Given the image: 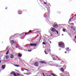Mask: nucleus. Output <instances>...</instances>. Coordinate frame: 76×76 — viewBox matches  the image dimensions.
<instances>
[{"mask_svg":"<svg viewBox=\"0 0 76 76\" xmlns=\"http://www.w3.org/2000/svg\"><path fill=\"white\" fill-rule=\"evenodd\" d=\"M58 45L61 48H64L65 47L64 46V44L63 42H59L58 43Z\"/></svg>","mask_w":76,"mask_h":76,"instance_id":"obj_1","label":"nucleus"},{"mask_svg":"<svg viewBox=\"0 0 76 76\" xmlns=\"http://www.w3.org/2000/svg\"><path fill=\"white\" fill-rule=\"evenodd\" d=\"M64 73L65 75H62V76H69V73L67 72H65Z\"/></svg>","mask_w":76,"mask_h":76,"instance_id":"obj_2","label":"nucleus"},{"mask_svg":"<svg viewBox=\"0 0 76 76\" xmlns=\"http://www.w3.org/2000/svg\"><path fill=\"white\" fill-rule=\"evenodd\" d=\"M56 23H55V24H54V25L53 26V27H54V28H57L58 27V25H57V24H56Z\"/></svg>","mask_w":76,"mask_h":76,"instance_id":"obj_3","label":"nucleus"},{"mask_svg":"<svg viewBox=\"0 0 76 76\" xmlns=\"http://www.w3.org/2000/svg\"><path fill=\"white\" fill-rule=\"evenodd\" d=\"M66 50V52L67 53H69V51H71V49H69V48H67Z\"/></svg>","mask_w":76,"mask_h":76,"instance_id":"obj_4","label":"nucleus"},{"mask_svg":"<svg viewBox=\"0 0 76 76\" xmlns=\"http://www.w3.org/2000/svg\"><path fill=\"white\" fill-rule=\"evenodd\" d=\"M30 45L31 46H37L36 43H31Z\"/></svg>","mask_w":76,"mask_h":76,"instance_id":"obj_5","label":"nucleus"},{"mask_svg":"<svg viewBox=\"0 0 76 76\" xmlns=\"http://www.w3.org/2000/svg\"><path fill=\"white\" fill-rule=\"evenodd\" d=\"M5 67H6V66L5 65H2L1 66L2 70H4L5 69Z\"/></svg>","mask_w":76,"mask_h":76,"instance_id":"obj_6","label":"nucleus"},{"mask_svg":"<svg viewBox=\"0 0 76 76\" xmlns=\"http://www.w3.org/2000/svg\"><path fill=\"white\" fill-rule=\"evenodd\" d=\"M56 31V29H55L54 28H52L51 31H52V32H55Z\"/></svg>","mask_w":76,"mask_h":76,"instance_id":"obj_7","label":"nucleus"},{"mask_svg":"<svg viewBox=\"0 0 76 76\" xmlns=\"http://www.w3.org/2000/svg\"><path fill=\"white\" fill-rule=\"evenodd\" d=\"M18 13L20 15L22 13V11H20V10H19L18 11Z\"/></svg>","mask_w":76,"mask_h":76,"instance_id":"obj_8","label":"nucleus"},{"mask_svg":"<svg viewBox=\"0 0 76 76\" xmlns=\"http://www.w3.org/2000/svg\"><path fill=\"white\" fill-rule=\"evenodd\" d=\"M34 66H38V62H36L34 63Z\"/></svg>","mask_w":76,"mask_h":76,"instance_id":"obj_9","label":"nucleus"},{"mask_svg":"<svg viewBox=\"0 0 76 76\" xmlns=\"http://www.w3.org/2000/svg\"><path fill=\"white\" fill-rule=\"evenodd\" d=\"M60 70H61V72H64V69L63 68H61L60 69Z\"/></svg>","mask_w":76,"mask_h":76,"instance_id":"obj_10","label":"nucleus"},{"mask_svg":"<svg viewBox=\"0 0 76 76\" xmlns=\"http://www.w3.org/2000/svg\"><path fill=\"white\" fill-rule=\"evenodd\" d=\"M40 1H42V2H47V0H39Z\"/></svg>","mask_w":76,"mask_h":76,"instance_id":"obj_11","label":"nucleus"},{"mask_svg":"<svg viewBox=\"0 0 76 76\" xmlns=\"http://www.w3.org/2000/svg\"><path fill=\"white\" fill-rule=\"evenodd\" d=\"M10 42L12 44H14V43H15V42L13 40H11L10 41Z\"/></svg>","mask_w":76,"mask_h":76,"instance_id":"obj_12","label":"nucleus"},{"mask_svg":"<svg viewBox=\"0 0 76 76\" xmlns=\"http://www.w3.org/2000/svg\"><path fill=\"white\" fill-rule=\"evenodd\" d=\"M11 56V58H14V56L12 55V54H11L10 55Z\"/></svg>","mask_w":76,"mask_h":76,"instance_id":"obj_13","label":"nucleus"},{"mask_svg":"<svg viewBox=\"0 0 76 76\" xmlns=\"http://www.w3.org/2000/svg\"><path fill=\"white\" fill-rule=\"evenodd\" d=\"M5 58H6V59H8V58H9V56L8 55H6L5 57Z\"/></svg>","mask_w":76,"mask_h":76,"instance_id":"obj_14","label":"nucleus"},{"mask_svg":"<svg viewBox=\"0 0 76 76\" xmlns=\"http://www.w3.org/2000/svg\"><path fill=\"white\" fill-rule=\"evenodd\" d=\"M18 56L20 57H21L22 56V54H21L19 53L18 54Z\"/></svg>","mask_w":76,"mask_h":76,"instance_id":"obj_15","label":"nucleus"},{"mask_svg":"<svg viewBox=\"0 0 76 76\" xmlns=\"http://www.w3.org/2000/svg\"><path fill=\"white\" fill-rule=\"evenodd\" d=\"M9 50H8L6 53V55H7L9 54Z\"/></svg>","mask_w":76,"mask_h":76,"instance_id":"obj_16","label":"nucleus"},{"mask_svg":"<svg viewBox=\"0 0 76 76\" xmlns=\"http://www.w3.org/2000/svg\"><path fill=\"white\" fill-rule=\"evenodd\" d=\"M46 50H47V49H46L45 50V54H48V52H46Z\"/></svg>","mask_w":76,"mask_h":76,"instance_id":"obj_17","label":"nucleus"},{"mask_svg":"<svg viewBox=\"0 0 76 76\" xmlns=\"http://www.w3.org/2000/svg\"><path fill=\"white\" fill-rule=\"evenodd\" d=\"M15 73V72H11L10 74H11V75H14V73Z\"/></svg>","mask_w":76,"mask_h":76,"instance_id":"obj_18","label":"nucleus"},{"mask_svg":"<svg viewBox=\"0 0 76 76\" xmlns=\"http://www.w3.org/2000/svg\"><path fill=\"white\" fill-rule=\"evenodd\" d=\"M50 74L51 75H53V76H56V75L54 74L53 73H50Z\"/></svg>","mask_w":76,"mask_h":76,"instance_id":"obj_19","label":"nucleus"},{"mask_svg":"<svg viewBox=\"0 0 76 76\" xmlns=\"http://www.w3.org/2000/svg\"><path fill=\"white\" fill-rule=\"evenodd\" d=\"M44 61H40V63H44Z\"/></svg>","mask_w":76,"mask_h":76,"instance_id":"obj_20","label":"nucleus"},{"mask_svg":"<svg viewBox=\"0 0 76 76\" xmlns=\"http://www.w3.org/2000/svg\"><path fill=\"white\" fill-rule=\"evenodd\" d=\"M65 30H66V29H65L64 28L63 29V32H65Z\"/></svg>","mask_w":76,"mask_h":76,"instance_id":"obj_21","label":"nucleus"},{"mask_svg":"<svg viewBox=\"0 0 76 76\" xmlns=\"http://www.w3.org/2000/svg\"><path fill=\"white\" fill-rule=\"evenodd\" d=\"M16 67H20V66H19V65H16L15 66Z\"/></svg>","mask_w":76,"mask_h":76,"instance_id":"obj_22","label":"nucleus"},{"mask_svg":"<svg viewBox=\"0 0 76 76\" xmlns=\"http://www.w3.org/2000/svg\"><path fill=\"white\" fill-rule=\"evenodd\" d=\"M13 75L14 76H17V75L15 73Z\"/></svg>","mask_w":76,"mask_h":76,"instance_id":"obj_23","label":"nucleus"},{"mask_svg":"<svg viewBox=\"0 0 76 76\" xmlns=\"http://www.w3.org/2000/svg\"><path fill=\"white\" fill-rule=\"evenodd\" d=\"M12 36L10 37V39H12Z\"/></svg>","mask_w":76,"mask_h":76,"instance_id":"obj_24","label":"nucleus"},{"mask_svg":"<svg viewBox=\"0 0 76 76\" xmlns=\"http://www.w3.org/2000/svg\"><path fill=\"white\" fill-rule=\"evenodd\" d=\"M24 70H28V71H29V70L27 69H26L25 68H24Z\"/></svg>","mask_w":76,"mask_h":76,"instance_id":"obj_25","label":"nucleus"},{"mask_svg":"<svg viewBox=\"0 0 76 76\" xmlns=\"http://www.w3.org/2000/svg\"><path fill=\"white\" fill-rule=\"evenodd\" d=\"M53 60H56V58H54L53 57Z\"/></svg>","mask_w":76,"mask_h":76,"instance_id":"obj_26","label":"nucleus"},{"mask_svg":"<svg viewBox=\"0 0 76 76\" xmlns=\"http://www.w3.org/2000/svg\"><path fill=\"white\" fill-rule=\"evenodd\" d=\"M56 31V33H57V34H58V31Z\"/></svg>","mask_w":76,"mask_h":76,"instance_id":"obj_27","label":"nucleus"},{"mask_svg":"<svg viewBox=\"0 0 76 76\" xmlns=\"http://www.w3.org/2000/svg\"><path fill=\"white\" fill-rule=\"evenodd\" d=\"M42 44H44V45H45V44H46V43H45L44 42H43L42 43Z\"/></svg>","mask_w":76,"mask_h":76,"instance_id":"obj_28","label":"nucleus"},{"mask_svg":"<svg viewBox=\"0 0 76 76\" xmlns=\"http://www.w3.org/2000/svg\"><path fill=\"white\" fill-rule=\"evenodd\" d=\"M29 34V32L26 33L25 35H27V34Z\"/></svg>","mask_w":76,"mask_h":76,"instance_id":"obj_29","label":"nucleus"},{"mask_svg":"<svg viewBox=\"0 0 76 76\" xmlns=\"http://www.w3.org/2000/svg\"><path fill=\"white\" fill-rule=\"evenodd\" d=\"M42 74L44 76H45V74H44V72H43L42 73Z\"/></svg>","mask_w":76,"mask_h":76,"instance_id":"obj_30","label":"nucleus"},{"mask_svg":"<svg viewBox=\"0 0 76 76\" xmlns=\"http://www.w3.org/2000/svg\"><path fill=\"white\" fill-rule=\"evenodd\" d=\"M71 20H72V19H71V18H70L69 20V21L70 22H71Z\"/></svg>","mask_w":76,"mask_h":76,"instance_id":"obj_31","label":"nucleus"},{"mask_svg":"<svg viewBox=\"0 0 76 76\" xmlns=\"http://www.w3.org/2000/svg\"><path fill=\"white\" fill-rule=\"evenodd\" d=\"M0 60H1V58H0V63H1V61H0Z\"/></svg>","mask_w":76,"mask_h":76,"instance_id":"obj_32","label":"nucleus"},{"mask_svg":"<svg viewBox=\"0 0 76 76\" xmlns=\"http://www.w3.org/2000/svg\"><path fill=\"white\" fill-rule=\"evenodd\" d=\"M32 31L31 30H30L28 32H29H29H31Z\"/></svg>","mask_w":76,"mask_h":76,"instance_id":"obj_33","label":"nucleus"},{"mask_svg":"<svg viewBox=\"0 0 76 76\" xmlns=\"http://www.w3.org/2000/svg\"><path fill=\"white\" fill-rule=\"evenodd\" d=\"M15 47H16V48H18V46H15Z\"/></svg>","mask_w":76,"mask_h":76,"instance_id":"obj_34","label":"nucleus"},{"mask_svg":"<svg viewBox=\"0 0 76 76\" xmlns=\"http://www.w3.org/2000/svg\"><path fill=\"white\" fill-rule=\"evenodd\" d=\"M44 64H47V63H46L45 62H44Z\"/></svg>","mask_w":76,"mask_h":76,"instance_id":"obj_35","label":"nucleus"},{"mask_svg":"<svg viewBox=\"0 0 76 76\" xmlns=\"http://www.w3.org/2000/svg\"><path fill=\"white\" fill-rule=\"evenodd\" d=\"M43 3H44V4H47V3H45V2H43Z\"/></svg>","mask_w":76,"mask_h":76,"instance_id":"obj_36","label":"nucleus"},{"mask_svg":"<svg viewBox=\"0 0 76 76\" xmlns=\"http://www.w3.org/2000/svg\"><path fill=\"white\" fill-rule=\"evenodd\" d=\"M62 74H62V73H60V75L61 76V75H62Z\"/></svg>","mask_w":76,"mask_h":76,"instance_id":"obj_37","label":"nucleus"},{"mask_svg":"<svg viewBox=\"0 0 76 76\" xmlns=\"http://www.w3.org/2000/svg\"><path fill=\"white\" fill-rule=\"evenodd\" d=\"M61 50V48H59V50Z\"/></svg>","mask_w":76,"mask_h":76,"instance_id":"obj_38","label":"nucleus"},{"mask_svg":"<svg viewBox=\"0 0 76 76\" xmlns=\"http://www.w3.org/2000/svg\"><path fill=\"white\" fill-rule=\"evenodd\" d=\"M46 14H47V12L45 13V15H46Z\"/></svg>","mask_w":76,"mask_h":76,"instance_id":"obj_39","label":"nucleus"},{"mask_svg":"<svg viewBox=\"0 0 76 76\" xmlns=\"http://www.w3.org/2000/svg\"><path fill=\"white\" fill-rule=\"evenodd\" d=\"M62 62H61V64H63V63H64V62H63V63H62Z\"/></svg>","mask_w":76,"mask_h":76,"instance_id":"obj_40","label":"nucleus"},{"mask_svg":"<svg viewBox=\"0 0 76 76\" xmlns=\"http://www.w3.org/2000/svg\"><path fill=\"white\" fill-rule=\"evenodd\" d=\"M64 67H66V65H64Z\"/></svg>","mask_w":76,"mask_h":76,"instance_id":"obj_41","label":"nucleus"},{"mask_svg":"<svg viewBox=\"0 0 76 76\" xmlns=\"http://www.w3.org/2000/svg\"><path fill=\"white\" fill-rule=\"evenodd\" d=\"M32 51L31 50H29V51Z\"/></svg>","mask_w":76,"mask_h":76,"instance_id":"obj_42","label":"nucleus"},{"mask_svg":"<svg viewBox=\"0 0 76 76\" xmlns=\"http://www.w3.org/2000/svg\"><path fill=\"white\" fill-rule=\"evenodd\" d=\"M25 34V33H23L22 34L23 35V34Z\"/></svg>","mask_w":76,"mask_h":76,"instance_id":"obj_43","label":"nucleus"},{"mask_svg":"<svg viewBox=\"0 0 76 76\" xmlns=\"http://www.w3.org/2000/svg\"><path fill=\"white\" fill-rule=\"evenodd\" d=\"M62 36H63V35H64L63 34H62Z\"/></svg>","mask_w":76,"mask_h":76,"instance_id":"obj_44","label":"nucleus"},{"mask_svg":"<svg viewBox=\"0 0 76 76\" xmlns=\"http://www.w3.org/2000/svg\"><path fill=\"white\" fill-rule=\"evenodd\" d=\"M14 48V50H16V48Z\"/></svg>","mask_w":76,"mask_h":76,"instance_id":"obj_45","label":"nucleus"},{"mask_svg":"<svg viewBox=\"0 0 76 76\" xmlns=\"http://www.w3.org/2000/svg\"><path fill=\"white\" fill-rule=\"evenodd\" d=\"M65 53H67V52H65Z\"/></svg>","mask_w":76,"mask_h":76,"instance_id":"obj_46","label":"nucleus"},{"mask_svg":"<svg viewBox=\"0 0 76 76\" xmlns=\"http://www.w3.org/2000/svg\"><path fill=\"white\" fill-rule=\"evenodd\" d=\"M17 75H18V76H19V74H18Z\"/></svg>","mask_w":76,"mask_h":76,"instance_id":"obj_47","label":"nucleus"},{"mask_svg":"<svg viewBox=\"0 0 76 76\" xmlns=\"http://www.w3.org/2000/svg\"><path fill=\"white\" fill-rule=\"evenodd\" d=\"M49 51H51V50L50 49V50H49Z\"/></svg>","mask_w":76,"mask_h":76,"instance_id":"obj_48","label":"nucleus"},{"mask_svg":"<svg viewBox=\"0 0 76 76\" xmlns=\"http://www.w3.org/2000/svg\"><path fill=\"white\" fill-rule=\"evenodd\" d=\"M14 35H16V34H15Z\"/></svg>","mask_w":76,"mask_h":76,"instance_id":"obj_49","label":"nucleus"},{"mask_svg":"<svg viewBox=\"0 0 76 76\" xmlns=\"http://www.w3.org/2000/svg\"><path fill=\"white\" fill-rule=\"evenodd\" d=\"M7 9V8H6V9Z\"/></svg>","mask_w":76,"mask_h":76,"instance_id":"obj_50","label":"nucleus"},{"mask_svg":"<svg viewBox=\"0 0 76 76\" xmlns=\"http://www.w3.org/2000/svg\"><path fill=\"white\" fill-rule=\"evenodd\" d=\"M48 76H51V75H48Z\"/></svg>","mask_w":76,"mask_h":76,"instance_id":"obj_51","label":"nucleus"},{"mask_svg":"<svg viewBox=\"0 0 76 76\" xmlns=\"http://www.w3.org/2000/svg\"><path fill=\"white\" fill-rule=\"evenodd\" d=\"M71 28H73V27H72Z\"/></svg>","mask_w":76,"mask_h":76,"instance_id":"obj_52","label":"nucleus"},{"mask_svg":"<svg viewBox=\"0 0 76 76\" xmlns=\"http://www.w3.org/2000/svg\"><path fill=\"white\" fill-rule=\"evenodd\" d=\"M53 35H51V36H52Z\"/></svg>","mask_w":76,"mask_h":76,"instance_id":"obj_53","label":"nucleus"},{"mask_svg":"<svg viewBox=\"0 0 76 76\" xmlns=\"http://www.w3.org/2000/svg\"><path fill=\"white\" fill-rule=\"evenodd\" d=\"M28 70H27V72H28Z\"/></svg>","mask_w":76,"mask_h":76,"instance_id":"obj_54","label":"nucleus"},{"mask_svg":"<svg viewBox=\"0 0 76 76\" xmlns=\"http://www.w3.org/2000/svg\"><path fill=\"white\" fill-rule=\"evenodd\" d=\"M45 17H46V16H45Z\"/></svg>","mask_w":76,"mask_h":76,"instance_id":"obj_55","label":"nucleus"},{"mask_svg":"<svg viewBox=\"0 0 76 76\" xmlns=\"http://www.w3.org/2000/svg\"><path fill=\"white\" fill-rule=\"evenodd\" d=\"M5 58H4V59H5Z\"/></svg>","mask_w":76,"mask_h":76,"instance_id":"obj_56","label":"nucleus"}]
</instances>
